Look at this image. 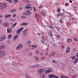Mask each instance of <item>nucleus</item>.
Here are the masks:
<instances>
[{
  "instance_id": "8",
  "label": "nucleus",
  "mask_w": 78,
  "mask_h": 78,
  "mask_svg": "<svg viewBox=\"0 0 78 78\" xmlns=\"http://www.w3.org/2000/svg\"><path fill=\"white\" fill-rule=\"evenodd\" d=\"M19 36V34H17L16 35H15V36L13 37V41H16V40H17V38H18V37Z\"/></svg>"
},
{
  "instance_id": "35",
  "label": "nucleus",
  "mask_w": 78,
  "mask_h": 78,
  "mask_svg": "<svg viewBox=\"0 0 78 78\" xmlns=\"http://www.w3.org/2000/svg\"><path fill=\"white\" fill-rule=\"evenodd\" d=\"M57 12H60L61 11V9H60L58 8L57 10Z\"/></svg>"
},
{
  "instance_id": "32",
  "label": "nucleus",
  "mask_w": 78,
  "mask_h": 78,
  "mask_svg": "<svg viewBox=\"0 0 78 78\" xmlns=\"http://www.w3.org/2000/svg\"><path fill=\"white\" fill-rule=\"evenodd\" d=\"M67 42H72V39H69L67 40Z\"/></svg>"
},
{
  "instance_id": "31",
  "label": "nucleus",
  "mask_w": 78,
  "mask_h": 78,
  "mask_svg": "<svg viewBox=\"0 0 78 78\" xmlns=\"http://www.w3.org/2000/svg\"><path fill=\"white\" fill-rule=\"evenodd\" d=\"M57 16H62V14H61V13H58V14H57Z\"/></svg>"
},
{
  "instance_id": "58",
  "label": "nucleus",
  "mask_w": 78,
  "mask_h": 78,
  "mask_svg": "<svg viewBox=\"0 0 78 78\" xmlns=\"http://www.w3.org/2000/svg\"><path fill=\"white\" fill-rule=\"evenodd\" d=\"M41 42L42 43H44V41L43 40H41Z\"/></svg>"
},
{
  "instance_id": "54",
  "label": "nucleus",
  "mask_w": 78,
  "mask_h": 78,
  "mask_svg": "<svg viewBox=\"0 0 78 78\" xmlns=\"http://www.w3.org/2000/svg\"><path fill=\"white\" fill-rule=\"evenodd\" d=\"M26 3H30L31 2L30 1H26Z\"/></svg>"
},
{
  "instance_id": "23",
  "label": "nucleus",
  "mask_w": 78,
  "mask_h": 78,
  "mask_svg": "<svg viewBox=\"0 0 78 78\" xmlns=\"http://www.w3.org/2000/svg\"><path fill=\"white\" fill-rule=\"evenodd\" d=\"M21 18H22V19H27V18L26 16H21Z\"/></svg>"
},
{
  "instance_id": "34",
  "label": "nucleus",
  "mask_w": 78,
  "mask_h": 78,
  "mask_svg": "<svg viewBox=\"0 0 78 78\" xmlns=\"http://www.w3.org/2000/svg\"><path fill=\"white\" fill-rule=\"evenodd\" d=\"M29 55L30 56H33V53L31 52L29 53Z\"/></svg>"
},
{
  "instance_id": "18",
  "label": "nucleus",
  "mask_w": 78,
  "mask_h": 78,
  "mask_svg": "<svg viewBox=\"0 0 78 78\" xmlns=\"http://www.w3.org/2000/svg\"><path fill=\"white\" fill-rule=\"evenodd\" d=\"M3 25L5 27H7L9 26V24L7 23H3Z\"/></svg>"
},
{
  "instance_id": "63",
  "label": "nucleus",
  "mask_w": 78,
  "mask_h": 78,
  "mask_svg": "<svg viewBox=\"0 0 78 78\" xmlns=\"http://www.w3.org/2000/svg\"><path fill=\"white\" fill-rule=\"evenodd\" d=\"M37 16H38V14H35V17H37Z\"/></svg>"
},
{
  "instance_id": "60",
  "label": "nucleus",
  "mask_w": 78,
  "mask_h": 78,
  "mask_svg": "<svg viewBox=\"0 0 78 78\" xmlns=\"http://www.w3.org/2000/svg\"><path fill=\"white\" fill-rule=\"evenodd\" d=\"M22 9H23V7H21L19 8V10H22Z\"/></svg>"
},
{
  "instance_id": "24",
  "label": "nucleus",
  "mask_w": 78,
  "mask_h": 78,
  "mask_svg": "<svg viewBox=\"0 0 78 78\" xmlns=\"http://www.w3.org/2000/svg\"><path fill=\"white\" fill-rule=\"evenodd\" d=\"M8 39H11L12 38V35L11 34H9L8 36Z\"/></svg>"
},
{
  "instance_id": "50",
  "label": "nucleus",
  "mask_w": 78,
  "mask_h": 78,
  "mask_svg": "<svg viewBox=\"0 0 78 78\" xmlns=\"http://www.w3.org/2000/svg\"><path fill=\"white\" fill-rule=\"evenodd\" d=\"M31 68H35V65L31 66H30Z\"/></svg>"
},
{
  "instance_id": "10",
  "label": "nucleus",
  "mask_w": 78,
  "mask_h": 78,
  "mask_svg": "<svg viewBox=\"0 0 78 78\" xmlns=\"http://www.w3.org/2000/svg\"><path fill=\"white\" fill-rule=\"evenodd\" d=\"M7 32L8 33H10L12 32V30H11V28L8 27L7 28Z\"/></svg>"
},
{
  "instance_id": "64",
  "label": "nucleus",
  "mask_w": 78,
  "mask_h": 78,
  "mask_svg": "<svg viewBox=\"0 0 78 78\" xmlns=\"http://www.w3.org/2000/svg\"><path fill=\"white\" fill-rule=\"evenodd\" d=\"M73 50L75 52L76 51V49H75V48H74Z\"/></svg>"
},
{
  "instance_id": "57",
  "label": "nucleus",
  "mask_w": 78,
  "mask_h": 78,
  "mask_svg": "<svg viewBox=\"0 0 78 78\" xmlns=\"http://www.w3.org/2000/svg\"><path fill=\"white\" fill-rule=\"evenodd\" d=\"M53 46H54V47H56V44L55 43H53Z\"/></svg>"
},
{
  "instance_id": "25",
  "label": "nucleus",
  "mask_w": 78,
  "mask_h": 78,
  "mask_svg": "<svg viewBox=\"0 0 78 78\" xmlns=\"http://www.w3.org/2000/svg\"><path fill=\"white\" fill-rule=\"evenodd\" d=\"M26 11L27 12L28 14V16H29V15H30V14H31V12H30V11L29 10H27Z\"/></svg>"
},
{
  "instance_id": "62",
  "label": "nucleus",
  "mask_w": 78,
  "mask_h": 78,
  "mask_svg": "<svg viewBox=\"0 0 78 78\" xmlns=\"http://www.w3.org/2000/svg\"><path fill=\"white\" fill-rule=\"evenodd\" d=\"M12 11H13V12H16V9H14L13 10H12Z\"/></svg>"
},
{
  "instance_id": "6",
  "label": "nucleus",
  "mask_w": 78,
  "mask_h": 78,
  "mask_svg": "<svg viewBox=\"0 0 78 78\" xmlns=\"http://www.w3.org/2000/svg\"><path fill=\"white\" fill-rule=\"evenodd\" d=\"M6 36H1L0 37V42L4 41L6 38Z\"/></svg>"
},
{
  "instance_id": "49",
  "label": "nucleus",
  "mask_w": 78,
  "mask_h": 78,
  "mask_svg": "<svg viewBox=\"0 0 78 78\" xmlns=\"http://www.w3.org/2000/svg\"><path fill=\"white\" fill-rule=\"evenodd\" d=\"M12 64L13 66H16V63L12 62Z\"/></svg>"
},
{
  "instance_id": "38",
  "label": "nucleus",
  "mask_w": 78,
  "mask_h": 78,
  "mask_svg": "<svg viewBox=\"0 0 78 78\" xmlns=\"http://www.w3.org/2000/svg\"><path fill=\"white\" fill-rule=\"evenodd\" d=\"M55 28H56L57 30L58 31H59V28L56 26L55 27Z\"/></svg>"
},
{
  "instance_id": "12",
  "label": "nucleus",
  "mask_w": 78,
  "mask_h": 78,
  "mask_svg": "<svg viewBox=\"0 0 78 78\" xmlns=\"http://www.w3.org/2000/svg\"><path fill=\"white\" fill-rule=\"evenodd\" d=\"M26 9H29L30 10H33V9L31 7L29 6H27L25 7Z\"/></svg>"
},
{
  "instance_id": "55",
  "label": "nucleus",
  "mask_w": 78,
  "mask_h": 78,
  "mask_svg": "<svg viewBox=\"0 0 78 78\" xmlns=\"http://www.w3.org/2000/svg\"><path fill=\"white\" fill-rule=\"evenodd\" d=\"M16 14H14L13 15V17H16Z\"/></svg>"
},
{
  "instance_id": "26",
  "label": "nucleus",
  "mask_w": 78,
  "mask_h": 78,
  "mask_svg": "<svg viewBox=\"0 0 78 78\" xmlns=\"http://www.w3.org/2000/svg\"><path fill=\"white\" fill-rule=\"evenodd\" d=\"M78 58L76 59L74 62L73 63L74 64H76L77 63V62H78Z\"/></svg>"
},
{
  "instance_id": "59",
  "label": "nucleus",
  "mask_w": 78,
  "mask_h": 78,
  "mask_svg": "<svg viewBox=\"0 0 78 78\" xmlns=\"http://www.w3.org/2000/svg\"><path fill=\"white\" fill-rule=\"evenodd\" d=\"M3 17V16L2 15H0V19H2V17Z\"/></svg>"
},
{
  "instance_id": "29",
  "label": "nucleus",
  "mask_w": 78,
  "mask_h": 78,
  "mask_svg": "<svg viewBox=\"0 0 78 78\" xmlns=\"http://www.w3.org/2000/svg\"><path fill=\"white\" fill-rule=\"evenodd\" d=\"M35 59L37 61H39V58H37V57L36 56H35Z\"/></svg>"
},
{
  "instance_id": "41",
  "label": "nucleus",
  "mask_w": 78,
  "mask_h": 78,
  "mask_svg": "<svg viewBox=\"0 0 78 78\" xmlns=\"http://www.w3.org/2000/svg\"><path fill=\"white\" fill-rule=\"evenodd\" d=\"M59 22L61 23H63V22H62V20L61 19H60V20Z\"/></svg>"
},
{
  "instance_id": "5",
  "label": "nucleus",
  "mask_w": 78,
  "mask_h": 78,
  "mask_svg": "<svg viewBox=\"0 0 78 78\" xmlns=\"http://www.w3.org/2000/svg\"><path fill=\"white\" fill-rule=\"evenodd\" d=\"M28 33V30L27 29H25L23 31V36H26L27 33Z\"/></svg>"
},
{
  "instance_id": "15",
  "label": "nucleus",
  "mask_w": 78,
  "mask_h": 78,
  "mask_svg": "<svg viewBox=\"0 0 78 78\" xmlns=\"http://www.w3.org/2000/svg\"><path fill=\"white\" fill-rule=\"evenodd\" d=\"M40 76L41 78H44L45 77V74H44V73L40 74Z\"/></svg>"
},
{
  "instance_id": "7",
  "label": "nucleus",
  "mask_w": 78,
  "mask_h": 78,
  "mask_svg": "<svg viewBox=\"0 0 78 78\" xmlns=\"http://www.w3.org/2000/svg\"><path fill=\"white\" fill-rule=\"evenodd\" d=\"M37 45H33L30 46H29V48L31 49H34V48H37Z\"/></svg>"
},
{
  "instance_id": "56",
  "label": "nucleus",
  "mask_w": 78,
  "mask_h": 78,
  "mask_svg": "<svg viewBox=\"0 0 78 78\" xmlns=\"http://www.w3.org/2000/svg\"><path fill=\"white\" fill-rule=\"evenodd\" d=\"M33 8L34 9V12H36V9H35V8H34V7H33Z\"/></svg>"
},
{
  "instance_id": "1",
  "label": "nucleus",
  "mask_w": 78,
  "mask_h": 78,
  "mask_svg": "<svg viewBox=\"0 0 78 78\" xmlns=\"http://www.w3.org/2000/svg\"><path fill=\"white\" fill-rule=\"evenodd\" d=\"M8 6V5L6 3H3V4H2L1 3H0V9L1 11H2L5 9V8H6Z\"/></svg>"
},
{
  "instance_id": "47",
  "label": "nucleus",
  "mask_w": 78,
  "mask_h": 78,
  "mask_svg": "<svg viewBox=\"0 0 78 78\" xmlns=\"http://www.w3.org/2000/svg\"><path fill=\"white\" fill-rule=\"evenodd\" d=\"M26 5L27 6H31V4L30 3H28L26 4Z\"/></svg>"
},
{
  "instance_id": "2",
  "label": "nucleus",
  "mask_w": 78,
  "mask_h": 78,
  "mask_svg": "<svg viewBox=\"0 0 78 78\" xmlns=\"http://www.w3.org/2000/svg\"><path fill=\"white\" fill-rule=\"evenodd\" d=\"M6 55V52L4 51H0V58H2Z\"/></svg>"
},
{
  "instance_id": "48",
  "label": "nucleus",
  "mask_w": 78,
  "mask_h": 78,
  "mask_svg": "<svg viewBox=\"0 0 78 78\" xmlns=\"http://www.w3.org/2000/svg\"><path fill=\"white\" fill-rule=\"evenodd\" d=\"M18 0H14V2L17 3L18 2Z\"/></svg>"
},
{
  "instance_id": "53",
  "label": "nucleus",
  "mask_w": 78,
  "mask_h": 78,
  "mask_svg": "<svg viewBox=\"0 0 78 78\" xmlns=\"http://www.w3.org/2000/svg\"><path fill=\"white\" fill-rule=\"evenodd\" d=\"M7 43H8V44H10V41H9V40H8V41H7Z\"/></svg>"
},
{
  "instance_id": "27",
  "label": "nucleus",
  "mask_w": 78,
  "mask_h": 78,
  "mask_svg": "<svg viewBox=\"0 0 78 78\" xmlns=\"http://www.w3.org/2000/svg\"><path fill=\"white\" fill-rule=\"evenodd\" d=\"M61 78H69V77L65 76H63V75H62L61 76Z\"/></svg>"
},
{
  "instance_id": "19",
  "label": "nucleus",
  "mask_w": 78,
  "mask_h": 78,
  "mask_svg": "<svg viewBox=\"0 0 78 78\" xmlns=\"http://www.w3.org/2000/svg\"><path fill=\"white\" fill-rule=\"evenodd\" d=\"M31 43V41H28L27 42V45H30Z\"/></svg>"
},
{
  "instance_id": "52",
  "label": "nucleus",
  "mask_w": 78,
  "mask_h": 78,
  "mask_svg": "<svg viewBox=\"0 0 78 78\" xmlns=\"http://www.w3.org/2000/svg\"><path fill=\"white\" fill-rule=\"evenodd\" d=\"M49 35H50L51 37H53V35H52V34L51 33H50V34H49Z\"/></svg>"
},
{
  "instance_id": "21",
  "label": "nucleus",
  "mask_w": 78,
  "mask_h": 78,
  "mask_svg": "<svg viewBox=\"0 0 78 78\" xmlns=\"http://www.w3.org/2000/svg\"><path fill=\"white\" fill-rule=\"evenodd\" d=\"M5 46L4 45H2L0 46V49H5Z\"/></svg>"
},
{
  "instance_id": "37",
  "label": "nucleus",
  "mask_w": 78,
  "mask_h": 78,
  "mask_svg": "<svg viewBox=\"0 0 78 78\" xmlns=\"http://www.w3.org/2000/svg\"><path fill=\"white\" fill-rule=\"evenodd\" d=\"M25 50L26 51H29L30 50V49L29 48H27L25 49Z\"/></svg>"
},
{
  "instance_id": "20",
  "label": "nucleus",
  "mask_w": 78,
  "mask_h": 78,
  "mask_svg": "<svg viewBox=\"0 0 78 78\" xmlns=\"http://www.w3.org/2000/svg\"><path fill=\"white\" fill-rule=\"evenodd\" d=\"M23 14L24 16H28V14L27 13V11H26L25 12L23 13Z\"/></svg>"
},
{
  "instance_id": "42",
  "label": "nucleus",
  "mask_w": 78,
  "mask_h": 78,
  "mask_svg": "<svg viewBox=\"0 0 78 78\" xmlns=\"http://www.w3.org/2000/svg\"><path fill=\"white\" fill-rule=\"evenodd\" d=\"M36 53L37 55L39 54V51L36 50Z\"/></svg>"
},
{
  "instance_id": "33",
  "label": "nucleus",
  "mask_w": 78,
  "mask_h": 78,
  "mask_svg": "<svg viewBox=\"0 0 78 78\" xmlns=\"http://www.w3.org/2000/svg\"><path fill=\"white\" fill-rule=\"evenodd\" d=\"M51 54H52V56L55 55V52L54 51L52 52L51 53Z\"/></svg>"
},
{
  "instance_id": "45",
  "label": "nucleus",
  "mask_w": 78,
  "mask_h": 78,
  "mask_svg": "<svg viewBox=\"0 0 78 78\" xmlns=\"http://www.w3.org/2000/svg\"><path fill=\"white\" fill-rule=\"evenodd\" d=\"M55 78H59V77H58V76H55V75H54V77Z\"/></svg>"
},
{
  "instance_id": "13",
  "label": "nucleus",
  "mask_w": 78,
  "mask_h": 78,
  "mask_svg": "<svg viewBox=\"0 0 78 78\" xmlns=\"http://www.w3.org/2000/svg\"><path fill=\"white\" fill-rule=\"evenodd\" d=\"M11 17V15L10 14L9 15L7 14L5 16V18H9V17Z\"/></svg>"
},
{
  "instance_id": "22",
  "label": "nucleus",
  "mask_w": 78,
  "mask_h": 78,
  "mask_svg": "<svg viewBox=\"0 0 78 78\" xmlns=\"http://www.w3.org/2000/svg\"><path fill=\"white\" fill-rule=\"evenodd\" d=\"M70 58L72 59V60H74L76 59V57L75 56H73V57H71Z\"/></svg>"
},
{
  "instance_id": "46",
  "label": "nucleus",
  "mask_w": 78,
  "mask_h": 78,
  "mask_svg": "<svg viewBox=\"0 0 78 78\" xmlns=\"http://www.w3.org/2000/svg\"><path fill=\"white\" fill-rule=\"evenodd\" d=\"M77 76L76 75L73 76H72V78H76Z\"/></svg>"
},
{
  "instance_id": "4",
  "label": "nucleus",
  "mask_w": 78,
  "mask_h": 78,
  "mask_svg": "<svg viewBox=\"0 0 78 78\" xmlns=\"http://www.w3.org/2000/svg\"><path fill=\"white\" fill-rule=\"evenodd\" d=\"M23 30V27H21L18 29L16 31V34H20V33Z\"/></svg>"
},
{
  "instance_id": "36",
  "label": "nucleus",
  "mask_w": 78,
  "mask_h": 78,
  "mask_svg": "<svg viewBox=\"0 0 78 78\" xmlns=\"http://www.w3.org/2000/svg\"><path fill=\"white\" fill-rule=\"evenodd\" d=\"M41 14H42V16H45V13H44V12H41Z\"/></svg>"
},
{
  "instance_id": "39",
  "label": "nucleus",
  "mask_w": 78,
  "mask_h": 78,
  "mask_svg": "<svg viewBox=\"0 0 78 78\" xmlns=\"http://www.w3.org/2000/svg\"><path fill=\"white\" fill-rule=\"evenodd\" d=\"M52 61L53 62H54V63H55V64H56V63H57V62L55 61V60H54L53 59L52 60Z\"/></svg>"
},
{
  "instance_id": "61",
  "label": "nucleus",
  "mask_w": 78,
  "mask_h": 78,
  "mask_svg": "<svg viewBox=\"0 0 78 78\" xmlns=\"http://www.w3.org/2000/svg\"><path fill=\"white\" fill-rule=\"evenodd\" d=\"M10 21H14V19H11L10 20Z\"/></svg>"
},
{
  "instance_id": "3",
  "label": "nucleus",
  "mask_w": 78,
  "mask_h": 78,
  "mask_svg": "<svg viewBox=\"0 0 78 78\" xmlns=\"http://www.w3.org/2000/svg\"><path fill=\"white\" fill-rule=\"evenodd\" d=\"M22 48H23V44H20L16 47V49L17 50H19L22 49Z\"/></svg>"
},
{
  "instance_id": "30",
  "label": "nucleus",
  "mask_w": 78,
  "mask_h": 78,
  "mask_svg": "<svg viewBox=\"0 0 78 78\" xmlns=\"http://www.w3.org/2000/svg\"><path fill=\"white\" fill-rule=\"evenodd\" d=\"M40 67V65L39 64L36 65H35V68H36V67Z\"/></svg>"
},
{
  "instance_id": "14",
  "label": "nucleus",
  "mask_w": 78,
  "mask_h": 78,
  "mask_svg": "<svg viewBox=\"0 0 78 78\" xmlns=\"http://www.w3.org/2000/svg\"><path fill=\"white\" fill-rule=\"evenodd\" d=\"M21 25L22 26H26V25H28V23H22L21 24Z\"/></svg>"
},
{
  "instance_id": "40",
  "label": "nucleus",
  "mask_w": 78,
  "mask_h": 78,
  "mask_svg": "<svg viewBox=\"0 0 78 78\" xmlns=\"http://www.w3.org/2000/svg\"><path fill=\"white\" fill-rule=\"evenodd\" d=\"M73 39L75 40V41H76V42H77V41H78V39H76V37H74L73 38Z\"/></svg>"
},
{
  "instance_id": "43",
  "label": "nucleus",
  "mask_w": 78,
  "mask_h": 78,
  "mask_svg": "<svg viewBox=\"0 0 78 78\" xmlns=\"http://www.w3.org/2000/svg\"><path fill=\"white\" fill-rule=\"evenodd\" d=\"M62 65L63 67H66L67 66V65L65 63H63Z\"/></svg>"
},
{
  "instance_id": "16",
  "label": "nucleus",
  "mask_w": 78,
  "mask_h": 78,
  "mask_svg": "<svg viewBox=\"0 0 78 78\" xmlns=\"http://www.w3.org/2000/svg\"><path fill=\"white\" fill-rule=\"evenodd\" d=\"M54 74H51L49 75L48 76V77L49 78H54Z\"/></svg>"
},
{
  "instance_id": "44",
  "label": "nucleus",
  "mask_w": 78,
  "mask_h": 78,
  "mask_svg": "<svg viewBox=\"0 0 78 78\" xmlns=\"http://www.w3.org/2000/svg\"><path fill=\"white\" fill-rule=\"evenodd\" d=\"M55 36H56L57 38H58V39H59V37H60V36L58 35H56Z\"/></svg>"
},
{
  "instance_id": "11",
  "label": "nucleus",
  "mask_w": 78,
  "mask_h": 78,
  "mask_svg": "<svg viewBox=\"0 0 78 78\" xmlns=\"http://www.w3.org/2000/svg\"><path fill=\"white\" fill-rule=\"evenodd\" d=\"M44 72V70L43 69H40L39 71V73L40 75H41L42 74V73H43V72Z\"/></svg>"
},
{
  "instance_id": "17",
  "label": "nucleus",
  "mask_w": 78,
  "mask_h": 78,
  "mask_svg": "<svg viewBox=\"0 0 78 78\" xmlns=\"http://www.w3.org/2000/svg\"><path fill=\"white\" fill-rule=\"evenodd\" d=\"M50 72H51V70H47L45 71V73H46V74H47V73H50Z\"/></svg>"
},
{
  "instance_id": "28",
  "label": "nucleus",
  "mask_w": 78,
  "mask_h": 78,
  "mask_svg": "<svg viewBox=\"0 0 78 78\" xmlns=\"http://www.w3.org/2000/svg\"><path fill=\"white\" fill-rule=\"evenodd\" d=\"M17 24V23H16L15 24H13V25L12 27V28H14V27H16V25Z\"/></svg>"
},
{
  "instance_id": "9",
  "label": "nucleus",
  "mask_w": 78,
  "mask_h": 78,
  "mask_svg": "<svg viewBox=\"0 0 78 78\" xmlns=\"http://www.w3.org/2000/svg\"><path fill=\"white\" fill-rule=\"evenodd\" d=\"M70 47H68L66 50V53H69V51H70Z\"/></svg>"
},
{
  "instance_id": "51",
  "label": "nucleus",
  "mask_w": 78,
  "mask_h": 78,
  "mask_svg": "<svg viewBox=\"0 0 78 78\" xmlns=\"http://www.w3.org/2000/svg\"><path fill=\"white\" fill-rule=\"evenodd\" d=\"M45 58V57H43L41 58V59L42 60H44V59Z\"/></svg>"
}]
</instances>
